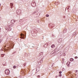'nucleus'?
<instances>
[{"instance_id":"obj_21","label":"nucleus","mask_w":78,"mask_h":78,"mask_svg":"<svg viewBox=\"0 0 78 78\" xmlns=\"http://www.w3.org/2000/svg\"><path fill=\"white\" fill-rule=\"evenodd\" d=\"M69 8H68V9H69Z\"/></svg>"},{"instance_id":"obj_13","label":"nucleus","mask_w":78,"mask_h":78,"mask_svg":"<svg viewBox=\"0 0 78 78\" xmlns=\"http://www.w3.org/2000/svg\"><path fill=\"white\" fill-rule=\"evenodd\" d=\"M61 73H62V72H61V71L59 72V73H60V74H61Z\"/></svg>"},{"instance_id":"obj_8","label":"nucleus","mask_w":78,"mask_h":78,"mask_svg":"<svg viewBox=\"0 0 78 78\" xmlns=\"http://www.w3.org/2000/svg\"><path fill=\"white\" fill-rule=\"evenodd\" d=\"M70 61H73V58H70Z\"/></svg>"},{"instance_id":"obj_14","label":"nucleus","mask_w":78,"mask_h":78,"mask_svg":"<svg viewBox=\"0 0 78 78\" xmlns=\"http://www.w3.org/2000/svg\"><path fill=\"white\" fill-rule=\"evenodd\" d=\"M76 59H77V58H78V57H75Z\"/></svg>"},{"instance_id":"obj_5","label":"nucleus","mask_w":78,"mask_h":78,"mask_svg":"<svg viewBox=\"0 0 78 78\" xmlns=\"http://www.w3.org/2000/svg\"><path fill=\"white\" fill-rule=\"evenodd\" d=\"M8 30L10 31H11V28L10 27V26H9V29H8Z\"/></svg>"},{"instance_id":"obj_19","label":"nucleus","mask_w":78,"mask_h":78,"mask_svg":"<svg viewBox=\"0 0 78 78\" xmlns=\"http://www.w3.org/2000/svg\"><path fill=\"white\" fill-rule=\"evenodd\" d=\"M78 71H77L76 72H77Z\"/></svg>"},{"instance_id":"obj_15","label":"nucleus","mask_w":78,"mask_h":78,"mask_svg":"<svg viewBox=\"0 0 78 78\" xmlns=\"http://www.w3.org/2000/svg\"><path fill=\"white\" fill-rule=\"evenodd\" d=\"M61 76V74H60L59 75V76Z\"/></svg>"},{"instance_id":"obj_2","label":"nucleus","mask_w":78,"mask_h":78,"mask_svg":"<svg viewBox=\"0 0 78 78\" xmlns=\"http://www.w3.org/2000/svg\"><path fill=\"white\" fill-rule=\"evenodd\" d=\"M16 12L17 14H18V15H19V14H20V13L21 12V10H17Z\"/></svg>"},{"instance_id":"obj_10","label":"nucleus","mask_w":78,"mask_h":78,"mask_svg":"<svg viewBox=\"0 0 78 78\" xmlns=\"http://www.w3.org/2000/svg\"><path fill=\"white\" fill-rule=\"evenodd\" d=\"M16 66H13V68L14 69H16Z\"/></svg>"},{"instance_id":"obj_17","label":"nucleus","mask_w":78,"mask_h":78,"mask_svg":"<svg viewBox=\"0 0 78 78\" xmlns=\"http://www.w3.org/2000/svg\"><path fill=\"white\" fill-rule=\"evenodd\" d=\"M1 6V4L0 3V6Z\"/></svg>"},{"instance_id":"obj_18","label":"nucleus","mask_w":78,"mask_h":78,"mask_svg":"<svg viewBox=\"0 0 78 78\" xmlns=\"http://www.w3.org/2000/svg\"><path fill=\"white\" fill-rule=\"evenodd\" d=\"M61 40V39H59V40Z\"/></svg>"},{"instance_id":"obj_12","label":"nucleus","mask_w":78,"mask_h":78,"mask_svg":"<svg viewBox=\"0 0 78 78\" xmlns=\"http://www.w3.org/2000/svg\"><path fill=\"white\" fill-rule=\"evenodd\" d=\"M40 55H43V52H41L40 53Z\"/></svg>"},{"instance_id":"obj_16","label":"nucleus","mask_w":78,"mask_h":78,"mask_svg":"<svg viewBox=\"0 0 78 78\" xmlns=\"http://www.w3.org/2000/svg\"><path fill=\"white\" fill-rule=\"evenodd\" d=\"M62 60L63 61H64V58H63Z\"/></svg>"},{"instance_id":"obj_20","label":"nucleus","mask_w":78,"mask_h":78,"mask_svg":"<svg viewBox=\"0 0 78 78\" xmlns=\"http://www.w3.org/2000/svg\"><path fill=\"white\" fill-rule=\"evenodd\" d=\"M78 71H77L76 72H77Z\"/></svg>"},{"instance_id":"obj_1","label":"nucleus","mask_w":78,"mask_h":78,"mask_svg":"<svg viewBox=\"0 0 78 78\" xmlns=\"http://www.w3.org/2000/svg\"><path fill=\"white\" fill-rule=\"evenodd\" d=\"M5 73L6 75H9V73H10L9 70V69L5 70Z\"/></svg>"},{"instance_id":"obj_7","label":"nucleus","mask_w":78,"mask_h":78,"mask_svg":"<svg viewBox=\"0 0 78 78\" xmlns=\"http://www.w3.org/2000/svg\"><path fill=\"white\" fill-rule=\"evenodd\" d=\"M9 26H7L5 28L6 29V30H8V29L9 28Z\"/></svg>"},{"instance_id":"obj_9","label":"nucleus","mask_w":78,"mask_h":78,"mask_svg":"<svg viewBox=\"0 0 78 78\" xmlns=\"http://www.w3.org/2000/svg\"><path fill=\"white\" fill-rule=\"evenodd\" d=\"M69 64H70V62H68L67 63H66V65L67 66H69Z\"/></svg>"},{"instance_id":"obj_4","label":"nucleus","mask_w":78,"mask_h":78,"mask_svg":"<svg viewBox=\"0 0 78 78\" xmlns=\"http://www.w3.org/2000/svg\"><path fill=\"white\" fill-rule=\"evenodd\" d=\"M15 21H14L13 20H12L11 21V23L13 24V25H14V23H15Z\"/></svg>"},{"instance_id":"obj_11","label":"nucleus","mask_w":78,"mask_h":78,"mask_svg":"<svg viewBox=\"0 0 78 78\" xmlns=\"http://www.w3.org/2000/svg\"><path fill=\"white\" fill-rule=\"evenodd\" d=\"M46 17H49V15H48V14L46 15Z\"/></svg>"},{"instance_id":"obj_6","label":"nucleus","mask_w":78,"mask_h":78,"mask_svg":"<svg viewBox=\"0 0 78 78\" xmlns=\"http://www.w3.org/2000/svg\"><path fill=\"white\" fill-rule=\"evenodd\" d=\"M55 47V45L54 44H52V46H51V48H54Z\"/></svg>"},{"instance_id":"obj_3","label":"nucleus","mask_w":78,"mask_h":78,"mask_svg":"<svg viewBox=\"0 0 78 78\" xmlns=\"http://www.w3.org/2000/svg\"><path fill=\"white\" fill-rule=\"evenodd\" d=\"M21 39H24L25 37H24V34H21Z\"/></svg>"}]
</instances>
